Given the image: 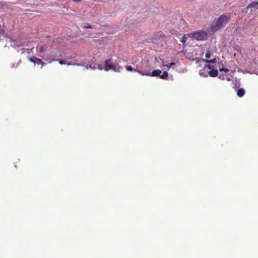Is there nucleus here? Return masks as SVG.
Wrapping results in <instances>:
<instances>
[{"mask_svg": "<svg viewBox=\"0 0 258 258\" xmlns=\"http://www.w3.org/2000/svg\"><path fill=\"white\" fill-rule=\"evenodd\" d=\"M230 17L225 14L221 15L218 19L214 26V29L218 30L224 27L230 21Z\"/></svg>", "mask_w": 258, "mask_h": 258, "instance_id": "f257e3e1", "label": "nucleus"}, {"mask_svg": "<svg viewBox=\"0 0 258 258\" xmlns=\"http://www.w3.org/2000/svg\"><path fill=\"white\" fill-rule=\"evenodd\" d=\"M138 72L143 76H151L153 77H160L161 74L162 73V71L160 70H154L151 73L150 69L139 70L138 71Z\"/></svg>", "mask_w": 258, "mask_h": 258, "instance_id": "f03ea898", "label": "nucleus"}, {"mask_svg": "<svg viewBox=\"0 0 258 258\" xmlns=\"http://www.w3.org/2000/svg\"><path fill=\"white\" fill-rule=\"evenodd\" d=\"M193 38L197 40H203L207 36V33L204 31L195 32L192 34Z\"/></svg>", "mask_w": 258, "mask_h": 258, "instance_id": "7ed1b4c3", "label": "nucleus"}, {"mask_svg": "<svg viewBox=\"0 0 258 258\" xmlns=\"http://www.w3.org/2000/svg\"><path fill=\"white\" fill-rule=\"evenodd\" d=\"M47 48H48V47L47 45H44L37 46L36 47V50L37 51L39 52L40 53H42L43 52L47 50Z\"/></svg>", "mask_w": 258, "mask_h": 258, "instance_id": "20e7f679", "label": "nucleus"}, {"mask_svg": "<svg viewBox=\"0 0 258 258\" xmlns=\"http://www.w3.org/2000/svg\"><path fill=\"white\" fill-rule=\"evenodd\" d=\"M245 93V91L244 89L240 88L237 90L236 94L239 97H243Z\"/></svg>", "mask_w": 258, "mask_h": 258, "instance_id": "39448f33", "label": "nucleus"}, {"mask_svg": "<svg viewBox=\"0 0 258 258\" xmlns=\"http://www.w3.org/2000/svg\"><path fill=\"white\" fill-rule=\"evenodd\" d=\"M209 75L210 77H215L218 76V72L217 70L212 69L209 72Z\"/></svg>", "mask_w": 258, "mask_h": 258, "instance_id": "423d86ee", "label": "nucleus"}, {"mask_svg": "<svg viewBox=\"0 0 258 258\" xmlns=\"http://www.w3.org/2000/svg\"><path fill=\"white\" fill-rule=\"evenodd\" d=\"M116 67L115 65L113 64V63H110L107 68H104V70L106 71H108L109 70H112L115 71H116Z\"/></svg>", "mask_w": 258, "mask_h": 258, "instance_id": "0eeeda50", "label": "nucleus"}, {"mask_svg": "<svg viewBox=\"0 0 258 258\" xmlns=\"http://www.w3.org/2000/svg\"><path fill=\"white\" fill-rule=\"evenodd\" d=\"M250 8H255L256 9H258V1L252 2L247 6V9Z\"/></svg>", "mask_w": 258, "mask_h": 258, "instance_id": "6e6552de", "label": "nucleus"}, {"mask_svg": "<svg viewBox=\"0 0 258 258\" xmlns=\"http://www.w3.org/2000/svg\"><path fill=\"white\" fill-rule=\"evenodd\" d=\"M168 76V74L166 71L163 72L162 75H160V78L162 79H167Z\"/></svg>", "mask_w": 258, "mask_h": 258, "instance_id": "1a4fd4ad", "label": "nucleus"}, {"mask_svg": "<svg viewBox=\"0 0 258 258\" xmlns=\"http://www.w3.org/2000/svg\"><path fill=\"white\" fill-rule=\"evenodd\" d=\"M36 63L38 65H41L42 67L44 65V62L40 59L39 58H36Z\"/></svg>", "mask_w": 258, "mask_h": 258, "instance_id": "9d476101", "label": "nucleus"}, {"mask_svg": "<svg viewBox=\"0 0 258 258\" xmlns=\"http://www.w3.org/2000/svg\"><path fill=\"white\" fill-rule=\"evenodd\" d=\"M111 58L107 59L105 60V66L104 68H107L111 63Z\"/></svg>", "mask_w": 258, "mask_h": 258, "instance_id": "9b49d317", "label": "nucleus"}, {"mask_svg": "<svg viewBox=\"0 0 258 258\" xmlns=\"http://www.w3.org/2000/svg\"><path fill=\"white\" fill-rule=\"evenodd\" d=\"M125 68L128 71H136V72H138V70H137L136 69H133V68H132V66H126L125 67ZM139 70H138L139 71Z\"/></svg>", "mask_w": 258, "mask_h": 258, "instance_id": "f8f14e48", "label": "nucleus"}, {"mask_svg": "<svg viewBox=\"0 0 258 258\" xmlns=\"http://www.w3.org/2000/svg\"><path fill=\"white\" fill-rule=\"evenodd\" d=\"M205 62L207 63H214L216 62V58H213V59L210 60V59H205Z\"/></svg>", "mask_w": 258, "mask_h": 258, "instance_id": "ddd939ff", "label": "nucleus"}, {"mask_svg": "<svg viewBox=\"0 0 258 258\" xmlns=\"http://www.w3.org/2000/svg\"><path fill=\"white\" fill-rule=\"evenodd\" d=\"M36 59V57H35L34 56L30 57L29 58V60L31 62H33L34 63V65H35V64H36V59Z\"/></svg>", "mask_w": 258, "mask_h": 258, "instance_id": "4468645a", "label": "nucleus"}, {"mask_svg": "<svg viewBox=\"0 0 258 258\" xmlns=\"http://www.w3.org/2000/svg\"><path fill=\"white\" fill-rule=\"evenodd\" d=\"M59 63L60 64H61V65L67 64L66 62V61H64V60H60L59 61ZM67 64H68V65H72L73 64H72V63H67Z\"/></svg>", "mask_w": 258, "mask_h": 258, "instance_id": "2eb2a0df", "label": "nucleus"}, {"mask_svg": "<svg viewBox=\"0 0 258 258\" xmlns=\"http://www.w3.org/2000/svg\"><path fill=\"white\" fill-rule=\"evenodd\" d=\"M175 63L172 62L169 63L168 65H166V66L168 67V69H170L172 66H175Z\"/></svg>", "mask_w": 258, "mask_h": 258, "instance_id": "dca6fc26", "label": "nucleus"}, {"mask_svg": "<svg viewBox=\"0 0 258 258\" xmlns=\"http://www.w3.org/2000/svg\"><path fill=\"white\" fill-rule=\"evenodd\" d=\"M219 71L220 72H222V71H224L225 72V73H228L229 72V70L227 69H225V68H222V69H219Z\"/></svg>", "mask_w": 258, "mask_h": 258, "instance_id": "f3484780", "label": "nucleus"}, {"mask_svg": "<svg viewBox=\"0 0 258 258\" xmlns=\"http://www.w3.org/2000/svg\"><path fill=\"white\" fill-rule=\"evenodd\" d=\"M186 38L185 36V35H184V36H182V37L181 38V42L182 43H184L186 42Z\"/></svg>", "mask_w": 258, "mask_h": 258, "instance_id": "a211bd4d", "label": "nucleus"}, {"mask_svg": "<svg viewBox=\"0 0 258 258\" xmlns=\"http://www.w3.org/2000/svg\"><path fill=\"white\" fill-rule=\"evenodd\" d=\"M219 78L222 80H225V75H222V74H220L219 76Z\"/></svg>", "mask_w": 258, "mask_h": 258, "instance_id": "6ab92c4d", "label": "nucleus"}, {"mask_svg": "<svg viewBox=\"0 0 258 258\" xmlns=\"http://www.w3.org/2000/svg\"><path fill=\"white\" fill-rule=\"evenodd\" d=\"M210 56H211V52L210 51L207 52L205 54L206 57L209 58L210 57Z\"/></svg>", "mask_w": 258, "mask_h": 258, "instance_id": "aec40b11", "label": "nucleus"}, {"mask_svg": "<svg viewBox=\"0 0 258 258\" xmlns=\"http://www.w3.org/2000/svg\"><path fill=\"white\" fill-rule=\"evenodd\" d=\"M84 28H85V29H92V27L90 25L87 24V25L85 26L84 27Z\"/></svg>", "mask_w": 258, "mask_h": 258, "instance_id": "412c9836", "label": "nucleus"}, {"mask_svg": "<svg viewBox=\"0 0 258 258\" xmlns=\"http://www.w3.org/2000/svg\"><path fill=\"white\" fill-rule=\"evenodd\" d=\"M205 67H206L208 69H210V70H212V66H211V65L210 64H207V65H205Z\"/></svg>", "mask_w": 258, "mask_h": 258, "instance_id": "4be33fe9", "label": "nucleus"}, {"mask_svg": "<svg viewBox=\"0 0 258 258\" xmlns=\"http://www.w3.org/2000/svg\"><path fill=\"white\" fill-rule=\"evenodd\" d=\"M225 79L227 81H231V78L230 77H226L225 78Z\"/></svg>", "mask_w": 258, "mask_h": 258, "instance_id": "5701e85b", "label": "nucleus"}, {"mask_svg": "<svg viewBox=\"0 0 258 258\" xmlns=\"http://www.w3.org/2000/svg\"><path fill=\"white\" fill-rule=\"evenodd\" d=\"M204 71V70H200V75H203V71Z\"/></svg>", "mask_w": 258, "mask_h": 258, "instance_id": "b1692460", "label": "nucleus"}]
</instances>
